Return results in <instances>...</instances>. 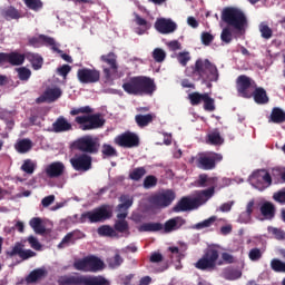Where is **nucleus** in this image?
I'll return each mask as SVG.
<instances>
[{
    "label": "nucleus",
    "instance_id": "obj_8",
    "mask_svg": "<svg viewBox=\"0 0 285 285\" xmlns=\"http://www.w3.org/2000/svg\"><path fill=\"white\" fill-rule=\"evenodd\" d=\"M100 61L102 63V72L105 79L110 81L114 75L119 72V63L117 62V53L110 51L106 55L100 56Z\"/></svg>",
    "mask_w": 285,
    "mask_h": 285
},
{
    "label": "nucleus",
    "instance_id": "obj_32",
    "mask_svg": "<svg viewBox=\"0 0 285 285\" xmlns=\"http://www.w3.org/2000/svg\"><path fill=\"white\" fill-rule=\"evenodd\" d=\"M48 273L43 268L33 269L29 275L26 277L27 284H37L40 279H43Z\"/></svg>",
    "mask_w": 285,
    "mask_h": 285
},
{
    "label": "nucleus",
    "instance_id": "obj_46",
    "mask_svg": "<svg viewBox=\"0 0 285 285\" xmlns=\"http://www.w3.org/2000/svg\"><path fill=\"white\" fill-rule=\"evenodd\" d=\"M146 173H148L146 170V167L134 168L129 173V179H131L132 181H139L146 175Z\"/></svg>",
    "mask_w": 285,
    "mask_h": 285
},
{
    "label": "nucleus",
    "instance_id": "obj_19",
    "mask_svg": "<svg viewBox=\"0 0 285 285\" xmlns=\"http://www.w3.org/2000/svg\"><path fill=\"white\" fill-rule=\"evenodd\" d=\"M63 173H66V165L62 161H53L45 168V174L49 179H59Z\"/></svg>",
    "mask_w": 285,
    "mask_h": 285
},
{
    "label": "nucleus",
    "instance_id": "obj_47",
    "mask_svg": "<svg viewBox=\"0 0 285 285\" xmlns=\"http://www.w3.org/2000/svg\"><path fill=\"white\" fill-rule=\"evenodd\" d=\"M204 102V110H206V112H215L216 107H215V98H212L210 95H208L207 92H205V98L203 100Z\"/></svg>",
    "mask_w": 285,
    "mask_h": 285
},
{
    "label": "nucleus",
    "instance_id": "obj_64",
    "mask_svg": "<svg viewBox=\"0 0 285 285\" xmlns=\"http://www.w3.org/2000/svg\"><path fill=\"white\" fill-rule=\"evenodd\" d=\"M27 242L30 244L31 248L33 250H41V243H39V239L35 236H29Z\"/></svg>",
    "mask_w": 285,
    "mask_h": 285
},
{
    "label": "nucleus",
    "instance_id": "obj_25",
    "mask_svg": "<svg viewBox=\"0 0 285 285\" xmlns=\"http://www.w3.org/2000/svg\"><path fill=\"white\" fill-rule=\"evenodd\" d=\"M53 132H69L72 130V124H70L63 116H60L52 124Z\"/></svg>",
    "mask_w": 285,
    "mask_h": 285
},
{
    "label": "nucleus",
    "instance_id": "obj_3",
    "mask_svg": "<svg viewBox=\"0 0 285 285\" xmlns=\"http://www.w3.org/2000/svg\"><path fill=\"white\" fill-rule=\"evenodd\" d=\"M122 90L134 97L153 96L157 90L155 80L147 76H134L122 83Z\"/></svg>",
    "mask_w": 285,
    "mask_h": 285
},
{
    "label": "nucleus",
    "instance_id": "obj_11",
    "mask_svg": "<svg viewBox=\"0 0 285 285\" xmlns=\"http://www.w3.org/2000/svg\"><path fill=\"white\" fill-rule=\"evenodd\" d=\"M257 88V82L246 75H240L236 79V89L238 95L245 99L253 97V91Z\"/></svg>",
    "mask_w": 285,
    "mask_h": 285
},
{
    "label": "nucleus",
    "instance_id": "obj_13",
    "mask_svg": "<svg viewBox=\"0 0 285 285\" xmlns=\"http://www.w3.org/2000/svg\"><path fill=\"white\" fill-rule=\"evenodd\" d=\"M69 161L77 173H88L92 169V156L88 154H76Z\"/></svg>",
    "mask_w": 285,
    "mask_h": 285
},
{
    "label": "nucleus",
    "instance_id": "obj_41",
    "mask_svg": "<svg viewBox=\"0 0 285 285\" xmlns=\"http://www.w3.org/2000/svg\"><path fill=\"white\" fill-rule=\"evenodd\" d=\"M40 39L42 41L41 43H43L45 46H49L51 48V50H53V52H58V55H61L63 52L57 46V41L55 40V38L46 36V35H40Z\"/></svg>",
    "mask_w": 285,
    "mask_h": 285
},
{
    "label": "nucleus",
    "instance_id": "obj_26",
    "mask_svg": "<svg viewBox=\"0 0 285 285\" xmlns=\"http://www.w3.org/2000/svg\"><path fill=\"white\" fill-rule=\"evenodd\" d=\"M215 188L217 187H208L207 189H203L198 193L196 199V204L199 206H204L208 199L215 196Z\"/></svg>",
    "mask_w": 285,
    "mask_h": 285
},
{
    "label": "nucleus",
    "instance_id": "obj_7",
    "mask_svg": "<svg viewBox=\"0 0 285 285\" xmlns=\"http://www.w3.org/2000/svg\"><path fill=\"white\" fill-rule=\"evenodd\" d=\"M110 217H112V212L108 209V206L102 205L94 210L82 213L79 223L86 224V222H89V224H99V222H106Z\"/></svg>",
    "mask_w": 285,
    "mask_h": 285
},
{
    "label": "nucleus",
    "instance_id": "obj_17",
    "mask_svg": "<svg viewBox=\"0 0 285 285\" xmlns=\"http://www.w3.org/2000/svg\"><path fill=\"white\" fill-rule=\"evenodd\" d=\"M26 62V53L13 52H0V66L3 63H10V66H23Z\"/></svg>",
    "mask_w": 285,
    "mask_h": 285
},
{
    "label": "nucleus",
    "instance_id": "obj_49",
    "mask_svg": "<svg viewBox=\"0 0 285 285\" xmlns=\"http://www.w3.org/2000/svg\"><path fill=\"white\" fill-rule=\"evenodd\" d=\"M259 32H261V37L263 39H272L273 38V29H271V27H268V24H266V22H262L258 27Z\"/></svg>",
    "mask_w": 285,
    "mask_h": 285
},
{
    "label": "nucleus",
    "instance_id": "obj_43",
    "mask_svg": "<svg viewBox=\"0 0 285 285\" xmlns=\"http://www.w3.org/2000/svg\"><path fill=\"white\" fill-rule=\"evenodd\" d=\"M107 264L109 268H119V266L124 264V257H121V254L117 252L114 256L107 258Z\"/></svg>",
    "mask_w": 285,
    "mask_h": 285
},
{
    "label": "nucleus",
    "instance_id": "obj_22",
    "mask_svg": "<svg viewBox=\"0 0 285 285\" xmlns=\"http://www.w3.org/2000/svg\"><path fill=\"white\" fill-rule=\"evenodd\" d=\"M219 183L218 177H210L208 174H200L195 181L198 188H217Z\"/></svg>",
    "mask_w": 285,
    "mask_h": 285
},
{
    "label": "nucleus",
    "instance_id": "obj_50",
    "mask_svg": "<svg viewBox=\"0 0 285 285\" xmlns=\"http://www.w3.org/2000/svg\"><path fill=\"white\" fill-rule=\"evenodd\" d=\"M206 98V94H199L197 91L188 95V99L193 106H199L202 101Z\"/></svg>",
    "mask_w": 285,
    "mask_h": 285
},
{
    "label": "nucleus",
    "instance_id": "obj_16",
    "mask_svg": "<svg viewBox=\"0 0 285 285\" xmlns=\"http://www.w3.org/2000/svg\"><path fill=\"white\" fill-rule=\"evenodd\" d=\"M114 144L120 148H137L140 141L137 134L125 131L114 138Z\"/></svg>",
    "mask_w": 285,
    "mask_h": 285
},
{
    "label": "nucleus",
    "instance_id": "obj_24",
    "mask_svg": "<svg viewBox=\"0 0 285 285\" xmlns=\"http://www.w3.org/2000/svg\"><path fill=\"white\" fill-rule=\"evenodd\" d=\"M186 224V219L181 217H174L171 219H168L165 225L163 226L164 233H173L175 230H179L181 226Z\"/></svg>",
    "mask_w": 285,
    "mask_h": 285
},
{
    "label": "nucleus",
    "instance_id": "obj_33",
    "mask_svg": "<svg viewBox=\"0 0 285 285\" xmlns=\"http://www.w3.org/2000/svg\"><path fill=\"white\" fill-rule=\"evenodd\" d=\"M134 16L136 26H139V28L136 29L137 35H146L147 30H150V22L141 18L139 13H134Z\"/></svg>",
    "mask_w": 285,
    "mask_h": 285
},
{
    "label": "nucleus",
    "instance_id": "obj_38",
    "mask_svg": "<svg viewBox=\"0 0 285 285\" xmlns=\"http://www.w3.org/2000/svg\"><path fill=\"white\" fill-rule=\"evenodd\" d=\"M14 148L20 155H26V153L32 150V140L23 138L16 144Z\"/></svg>",
    "mask_w": 285,
    "mask_h": 285
},
{
    "label": "nucleus",
    "instance_id": "obj_29",
    "mask_svg": "<svg viewBox=\"0 0 285 285\" xmlns=\"http://www.w3.org/2000/svg\"><path fill=\"white\" fill-rule=\"evenodd\" d=\"M156 117L157 116L155 114H139L135 116V121L139 128H146V126H150V124L155 121Z\"/></svg>",
    "mask_w": 285,
    "mask_h": 285
},
{
    "label": "nucleus",
    "instance_id": "obj_44",
    "mask_svg": "<svg viewBox=\"0 0 285 285\" xmlns=\"http://www.w3.org/2000/svg\"><path fill=\"white\" fill-rule=\"evenodd\" d=\"M101 155L104 159H106V157H118L119 153H117V149L112 147V145L104 144L101 147Z\"/></svg>",
    "mask_w": 285,
    "mask_h": 285
},
{
    "label": "nucleus",
    "instance_id": "obj_10",
    "mask_svg": "<svg viewBox=\"0 0 285 285\" xmlns=\"http://www.w3.org/2000/svg\"><path fill=\"white\" fill-rule=\"evenodd\" d=\"M219 259V249L215 247H209L206 249L205 254L195 264L198 271H208V268H215L217 266V261Z\"/></svg>",
    "mask_w": 285,
    "mask_h": 285
},
{
    "label": "nucleus",
    "instance_id": "obj_1",
    "mask_svg": "<svg viewBox=\"0 0 285 285\" xmlns=\"http://www.w3.org/2000/svg\"><path fill=\"white\" fill-rule=\"evenodd\" d=\"M185 75L194 81H202V83L219 81V69L207 58H198L194 65L186 67Z\"/></svg>",
    "mask_w": 285,
    "mask_h": 285
},
{
    "label": "nucleus",
    "instance_id": "obj_42",
    "mask_svg": "<svg viewBox=\"0 0 285 285\" xmlns=\"http://www.w3.org/2000/svg\"><path fill=\"white\" fill-rule=\"evenodd\" d=\"M207 141L212 146H222L224 144V138L222 137V134H219V130H214L207 136Z\"/></svg>",
    "mask_w": 285,
    "mask_h": 285
},
{
    "label": "nucleus",
    "instance_id": "obj_59",
    "mask_svg": "<svg viewBox=\"0 0 285 285\" xmlns=\"http://www.w3.org/2000/svg\"><path fill=\"white\" fill-rule=\"evenodd\" d=\"M264 255V253H262V249L255 247L252 248L248 253V257L250 259V262H259V259L262 258V256Z\"/></svg>",
    "mask_w": 285,
    "mask_h": 285
},
{
    "label": "nucleus",
    "instance_id": "obj_53",
    "mask_svg": "<svg viewBox=\"0 0 285 285\" xmlns=\"http://www.w3.org/2000/svg\"><path fill=\"white\" fill-rule=\"evenodd\" d=\"M73 268L76 271H85V273H90L88 267V257L75 261Z\"/></svg>",
    "mask_w": 285,
    "mask_h": 285
},
{
    "label": "nucleus",
    "instance_id": "obj_57",
    "mask_svg": "<svg viewBox=\"0 0 285 285\" xmlns=\"http://www.w3.org/2000/svg\"><path fill=\"white\" fill-rule=\"evenodd\" d=\"M271 266L275 273H285V263L277 258L272 259Z\"/></svg>",
    "mask_w": 285,
    "mask_h": 285
},
{
    "label": "nucleus",
    "instance_id": "obj_27",
    "mask_svg": "<svg viewBox=\"0 0 285 285\" xmlns=\"http://www.w3.org/2000/svg\"><path fill=\"white\" fill-rule=\"evenodd\" d=\"M252 97H254L255 104H258L259 106H264L265 104H268V95L266 94L265 88L256 87L252 91Z\"/></svg>",
    "mask_w": 285,
    "mask_h": 285
},
{
    "label": "nucleus",
    "instance_id": "obj_18",
    "mask_svg": "<svg viewBox=\"0 0 285 285\" xmlns=\"http://www.w3.org/2000/svg\"><path fill=\"white\" fill-rule=\"evenodd\" d=\"M7 257L12 258V257H20L23 262L26 259H30V257H37V253H35L32 249H23V244L21 243H16L14 246L11 248V250H8L6 253Z\"/></svg>",
    "mask_w": 285,
    "mask_h": 285
},
{
    "label": "nucleus",
    "instance_id": "obj_60",
    "mask_svg": "<svg viewBox=\"0 0 285 285\" xmlns=\"http://www.w3.org/2000/svg\"><path fill=\"white\" fill-rule=\"evenodd\" d=\"M21 170H23V173H27V175H32L35 173V163H32V160L30 159L24 160L21 166Z\"/></svg>",
    "mask_w": 285,
    "mask_h": 285
},
{
    "label": "nucleus",
    "instance_id": "obj_48",
    "mask_svg": "<svg viewBox=\"0 0 285 285\" xmlns=\"http://www.w3.org/2000/svg\"><path fill=\"white\" fill-rule=\"evenodd\" d=\"M272 176L278 179V184H285V167H274L272 169Z\"/></svg>",
    "mask_w": 285,
    "mask_h": 285
},
{
    "label": "nucleus",
    "instance_id": "obj_12",
    "mask_svg": "<svg viewBox=\"0 0 285 285\" xmlns=\"http://www.w3.org/2000/svg\"><path fill=\"white\" fill-rule=\"evenodd\" d=\"M177 195L171 189H166L153 195L149 198V204L154 206V208H168Z\"/></svg>",
    "mask_w": 285,
    "mask_h": 285
},
{
    "label": "nucleus",
    "instance_id": "obj_35",
    "mask_svg": "<svg viewBox=\"0 0 285 285\" xmlns=\"http://www.w3.org/2000/svg\"><path fill=\"white\" fill-rule=\"evenodd\" d=\"M139 233H159L164 230V225L161 223H145L139 226Z\"/></svg>",
    "mask_w": 285,
    "mask_h": 285
},
{
    "label": "nucleus",
    "instance_id": "obj_45",
    "mask_svg": "<svg viewBox=\"0 0 285 285\" xmlns=\"http://www.w3.org/2000/svg\"><path fill=\"white\" fill-rule=\"evenodd\" d=\"M98 235L100 237H116L117 232L110 225H102L98 228Z\"/></svg>",
    "mask_w": 285,
    "mask_h": 285
},
{
    "label": "nucleus",
    "instance_id": "obj_58",
    "mask_svg": "<svg viewBox=\"0 0 285 285\" xmlns=\"http://www.w3.org/2000/svg\"><path fill=\"white\" fill-rule=\"evenodd\" d=\"M153 59L157 61V63H161L166 60V51L161 48H156L153 51Z\"/></svg>",
    "mask_w": 285,
    "mask_h": 285
},
{
    "label": "nucleus",
    "instance_id": "obj_63",
    "mask_svg": "<svg viewBox=\"0 0 285 285\" xmlns=\"http://www.w3.org/2000/svg\"><path fill=\"white\" fill-rule=\"evenodd\" d=\"M274 202H277V204H285V188L274 193L273 195Z\"/></svg>",
    "mask_w": 285,
    "mask_h": 285
},
{
    "label": "nucleus",
    "instance_id": "obj_34",
    "mask_svg": "<svg viewBox=\"0 0 285 285\" xmlns=\"http://www.w3.org/2000/svg\"><path fill=\"white\" fill-rule=\"evenodd\" d=\"M29 226L36 233V235H46V225H43V220L39 217H33L29 222Z\"/></svg>",
    "mask_w": 285,
    "mask_h": 285
},
{
    "label": "nucleus",
    "instance_id": "obj_61",
    "mask_svg": "<svg viewBox=\"0 0 285 285\" xmlns=\"http://www.w3.org/2000/svg\"><path fill=\"white\" fill-rule=\"evenodd\" d=\"M220 39L224 43H230V41H233V32H230V29L228 27L223 29L220 33Z\"/></svg>",
    "mask_w": 285,
    "mask_h": 285
},
{
    "label": "nucleus",
    "instance_id": "obj_55",
    "mask_svg": "<svg viewBox=\"0 0 285 285\" xmlns=\"http://www.w3.org/2000/svg\"><path fill=\"white\" fill-rule=\"evenodd\" d=\"M114 228L117 233H128V230H130L128 220H116Z\"/></svg>",
    "mask_w": 285,
    "mask_h": 285
},
{
    "label": "nucleus",
    "instance_id": "obj_31",
    "mask_svg": "<svg viewBox=\"0 0 285 285\" xmlns=\"http://www.w3.org/2000/svg\"><path fill=\"white\" fill-rule=\"evenodd\" d=\"M77 239H81V232L68 233L59 243L58 248H66V246H70V244H75Z\"/></svg>",
    "mask_w": 285,
    "mask_h": 285
},
{
    "label": "nucleus",
    "instance_id": "obj_14",
    "mask_svg": "<svg viewBox=\"0 0 285 285\" xmlns=\"http://www.w3.org/2000/svg\"><path fill=\"white\" fill-rule=\"evenodd\" d=\"M250 180L258 188V190H266L273 186V177L266 169H257L250 175Z\"/></svg>",
    "mask_w": 285,
    "mask_h": 285
},
{
    "label": "nucleus",
    "instance_id": "obj_51",
    "mask_svg": "<svg viewBox=\"0 0 285 285\" xmlns=\"http://www.w3.org/2000/svg\"><path fill=\"white\" fill-rule=\"evenodd\" d=\"M217 222V216H212L198 224L195 225L196 230H202L204 228H210V226H213V224H215Z\"/></svg>",
    "mask_w": 285,
    "mask_h": 285
},
{
    "label": "nucleus",
    "instance_id": "obj_9",
    "mask_svg": "<svg viewBox=\"0 0 285 285\" xmlns=\"http://www.w3.org/2000/svg\"><path fill=\"white\" fill-rule=\"evenodd\" d=\"M222 159H224V156L217 153L198 154L196 166L200 170H215Z\"/></svg>",
    "mask_w": 285,
    "mask_h": 285
},
{
    "label": "nucleus",
    "instance_id": "obj_15",
    "mask_svg": "<svg viewBox=\"0 0 285 285\" xmlns=\"http://www.w3.org/2000/svg\"><path fill=\"white\" fill-rule=\"evenodd\" d=\"M77 79L80 83H99L101 71L96 68L83 67L78 69Z\"/></svg>",
    "mask_w": 285,
    "mask_h": 285
},
{
    "label": "nucleus",
    "instance_id": "obj_30",
    "mask_svg": "<svg viewBox=\"0 0 285 285\" xmlns=\"http://www.w3.org/2000/svg\"><path fill=\"white\" fill-rule=\"evenodd\" d=\"M26 59L31 63L33 70H41L43 68V57L39 53L27 52Z\"/></svg>",
    "mask_w": 285,
    "mask_h": 285
},
{
    "label": "nucleus",
    "instance_id": "obj_4",
    "mask_svg": "<svg viewBox=\"0 0 285 285\" xmlns=\"http://www.w3.org/2000/svg\"><path fill=\"white\" fill-rule=\"evenodd\" d=\"M72 150H78L82 155H98L101 148V142L98 137L92 135H85L80 138H77L71 144Z\"/></svg>",
    "mask_w": 285,
    "mask_h": 285
},
{
    "label": "nucleus",
    "instance_id": "obj_40",
    "mask_svg": "<svg viewBox=\"0 0 285 285\" xmlns=\"http://www.w3.org/2000/svg\"><path fill=\"white\" fill-rule=\"evenodd\" d=\"M120 204L117 206L118 210H128L135 203V198L128 194H122L119 197Z\"/></svg>",
    "mask_w": 285,
    "mask_h": 285
},
{
    "label": "nucleus",
    "instance_id": "obj_37",
    "mask_svg": "<svg viewBox=\"0 0 285 285\" xmlns=\"http://www.w3.org/2000/svg\"><path fill=\"white\" fill-rule=\"evenodd\" d=\"M261 214L265 219H273L275 217V205L271 202H265L261 206Z\"/></svg>",
    "mask_w": 285,
    "mask_h": 285
},
{
    "label": "nucleus",
    "instance_id": "obj_56",
    "mask_svg": "<svg viewBox=\"0 0 285 285\" xmlns=\"http://www.w3.org/2000/svg\"><path fill=\"white\" fill-rule=\"evenodd\" d=\"M18 71V78L20 81H28L30 77H32V71L26 67H20L17 69Z\"/></svg>",
    "mask_w": 285,
    "mask_h": 285
},
{
    "label": "nucleus",
    "instance_id": "obj_36",
    "mask_svg": "<svg viewBox=\"0 0 285 285\" xmlns=\"http://www.w3.org/2000/svg\"><path fill=\"white\" fill-rule=\"evenodd\" d=\"M89 273H97L104 268V261L97 256H87Z\"/></svg>",
    "mask_w": 285,
    "mask_h": 285
},
{
    "label": "nucleus",
    "instance_id": "obj_28",
    "mask_svg": "<svg viewBox=\"0 0 285 285\" xmlns=\"http://www.w3.org/2000/svg\"><path fill=\"white\" fill-rule=\"evenodd\" d=\"M0 14L6 19V21L21 19V12L12 6L2 9Z\"/></svg>",
    "mask_w": 285,
    "mask_h": 285
},
{
    "label": "nucleus",
    "instance_id": "obj_6",
    "mask_svg": "<svg viewBox=\"0 0 285 285\" xmlns=\"http://www.w3.org/2000/svg\"><path fill=\"white\" fill-rule=\"evenodd\" d=\"M61 285H108L106 277L98 275H73L62 276L60 278Z\"/></svg>",
    "mask_w": 285,
    "mask_h": 285
},
{
    "label": "nucleus",
    "instance_id": "obj_52",
    "mask_svg": "<svg viewBox=\"0 0 285 285\" xmlns=\"http://www.w3.org/2000/svg\"><path fill=\"white\" fill-rule=\"evenodd\" d=\"M223 277L233 282L235 279H239V277H242V273L237 269H225Z\"/></svg>",
    "mask_w": 285,
    "mask_h": 285
},
{
    "label": "nucleus",
    "instance_id": "obj_20",
    "mask_svg": "<svg viewBox=\"0 0 285 285\" xmlns=\"http://www.w3.org/2000/svg\"><path fill=\"white\" fill-rule=\"evenodd\" d=\"M155 29L157 32H160V35H170L177 30V23L170 19L158 18L155 22Z\"/></svg>",
    "mask_w": 285,
    "mask_h": 285
},
{
    "label": "nucleus",
    "instance_id": "obj_21",
    "mask_svg": "<svg viewBox=\"0 0 285 285\" xmlns=\"http://www.w3.org/2000/svg\"><path fill=\"white\" fill-rule=\"evenodd\" d=\"M195 208H199L196 198L185 196L176 204L173 210L174 213H186L188 210H195Z\"/></svg>",
    "mask_w": 285,
    "mask_h": 285
},
{
    "label": "nucleus",
    "instance_id": "obj_62",
    "mask_svg": "<svg viewBox=\"0 0 285 285\" xmlns=\"http://www.w3.org/2000/svg\"><path fill=\"white\" fill-rule=\"evenodd\" d=\"M157 186V177L149 175L144 179V188H155Z\"/></svg>",
    "mask_w": 285,
    "mask_h": 285
},
{
    "label": "nucleus",
    "instance_id": "obj_5",
    "mask_svg": "<svg viewBox=\"0 0 285 285\" xmlns=\"http://www.w3.org/2000/svg\"><path fill=\"white\" fill-rule=\"evenodd\" d=\"M220 19L227 26L235 28V30H244V27L248 23L244 11L235 7H227L223 9Z\"/></svg>",
    "mask_w": 285,
    "mask_h": 285
},
{
    "label": "nucleus",
    "instance_id": "obj_54",
    "mask_svg": "<svg viewBox=\"0 0 285 285\" xmlns=\"http://www.w3.org/2000/svg\"><path fill=\"white\" fill-rule=\"evenodd\" d=\"M176 59L178 61V63H180V66H183V68H186V66H188V61H190V52L188 51H183L177 53Z\"/></svg>",
    "mask_w": 285,
    "mask_h": 285
},
{
    "label": "nucleus",
    "instance_id": "obj_39",
    "mask_svg": "<svg viewBox=\"0 0 285 285\" xmlns=\"http://www.w3.org/2000/svg\"><path fill=\"white\" fill-rule=\"evenodd\" d=\"M269 121H272V124H284L285 111L279 107H274L269 116Z\"/></svg>",
    "mask_w": 285,
    "mask_h": 285
},
{
    "label": "nucleus",
    "instance_id": "obj_23",
    "mask_svg": "<svg viewBox=\"0 0 285 285\" xmlns=\"http://www.w3.org/2000/svg\"><path fill=\"white\" fill-rule=\"evenodd\" d=\"M62 94L63 92L59 88H48L42 96L37 98V104H43L46 101L52 104V101H57Z\"/></svg>",
    "mask_w": 285,
    "mask_h": 285
},
{
    "label": "nucleus",
    "instance_id": "obj_2",
    "mask_svg": "<svg viewBox=\"0 0 285 285\" xmlns=\"http://www.w3.org/2000/svg\"><path fill=\"white\" fill-rule=\"evenodd\" d=\"M69 114L71 117H76L75 122L78 124L80 130H97V128H102L104 124H106V119L101 117V114H92L90 106L72 108Z\"/></svg>",
    "mask_w": 285,
    "mask_h": 285
}]
</instances>
